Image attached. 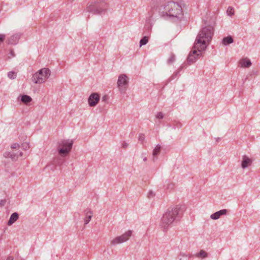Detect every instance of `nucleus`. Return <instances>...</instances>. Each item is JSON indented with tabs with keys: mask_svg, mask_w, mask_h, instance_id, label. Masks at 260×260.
<instances>
[{
	"mask_svg": "<svg viewBox=\"0 0 260 260\" xmlns=\"http://www.w3.org/2000/svg\"><path fill=\"white\" fill-rule=\"evenodd\" d=\"M212 26H206L200 31L194 42L193 49L188 54L187 60L189 64L192 63L197 59L200 54L198 52L204 51L209 45L213 35Z\"/></svg>",
	"mask_w": 260,
	"mask_h": 260,
	"instance_id": "nucleus-1",
	"label": "nucleus"
},
{
	"mask_svg": "<svg viewBox=\"0 0 260 260\" xmlns=\"http://www.w3.org/2000/svg\"><path fill=\"white\" fill-rule=\"evenodd\" d=\"M73 142L72 140H63L58 143L57 150L60 156L56 157L53 161V164L61 167L64 162L65 159L63 158L70 152Z\"/></svg>",
	"mask_w": 260,
	"mask_h": 260,
	"instance_id": "nucleus-2",
	"label": "nucleus"
},
{
	"mask_svg": "<svg viewBox=\"0 0 260 260\" xmlns=\"http://www.w3.org/2000/svg\"><path fill=\"white\" fill-rule=\"evenodd\" d=\"M179 210L180 208L178 206L170 207L164 213L160 223L164 231H167L168 227L179 217Z\"/></svg>",
	"mask_w": 260,
	"mask_h": 260,
	"instance_id": "nucleus-3",
	"label": "nucleus"
},
{
	"mask_svg": "<svg viewBox=\"0 0 260 260\" xmlns=\"http://www.w3.org/2000/svg\"><path fill=\"white\" fill-rule=\"evenodd\" d=\"M162 17L169 16L171 18L179 19L182 17V8L178 3L173 1L169 2L163 7Z\"/></svg>",
	"mask_w": 260,
	"mask_h": 260,
	"instance_id": "nucleus-4",
	"label": "nucleus"
},
{
	"mask_svg": "<svg viewBox=\"0 0 260 260\" xmlns=\"http://www.w3.org/2000/svg\"><path fill=\"white\" fill-rule=\"evenodd\" d=\"M50 75V70L47 68H43L36 73L32 77L31 80L36 84H40L44 82Z\"/></svg>",
	"mask_w": 260,
	"mask_h": 260,
	"instance_id": "nucleus-5",
	"label": "nucleus"
},
{
	"mask_svg": "<svg viewBox=\"0 0 260 260\" xmlns=\"http://www.w3.org/2000/svg\"><path fill=\"white\" fill-rule=\"evenodd\" d=\"M106 4L104 3H95L88 7L87 11L95 14H102L105 12Z\"/></svg>",
	"mask_w": 260,
	"mask_h": 260,
	"instance_id": "nucleus-6",
	"label": "nucleus"
},
{
	"mask_svg": "<svg viewBox=\"0 0 260 260\" xmlns=\"http://www.w3.org/2000/svg\"><path fill=\"white\" fill-rule=\"evenodd\" d=\"M117 86L121 93H124L128 83V78L125 74L119 76L117 80Z\"/></svg>",
	"mask_w": 260,
	"mask_h": 260,
	"instance_id": "nucleus-7",
	"label": "nucleus"
},
{
	"mask_svg": "<svg viewBox=\"0 0 260 260\" xmlns=\"http://www.w3.org/2000/svg\"><path fill=\"white\" fill-rule=\"evenodd\" d=\"M132 231L129 230L126 232L121 236H118L111 241V243L113 245L118 244L127 241L132 236Z\"/></svg>",
	"mask_w": 260,
	"mask_h": 260,
	"instance_id": "nucleus-8",
	"label": "nucleus"
},
{
	"mask_svg": "<svg viewBox=\"0 0 260 260\" xmlns=\"http://www.w3.org/2000/svg\"><path fill=\"white\" fill-rule=\"evenodd\" d=\"M22 154V152H19L18 154V152L16 153L14 150H13L12 152H6L4 153V156L6 158H10L13 161H16L18 159V156H21Z\"/></svg>",
	"mask_w": 260,
	"mask_h": 260,
	"instance_id": "nucleus-9",
	"label": "nucleus"
},
{
	"mask_svg": "<svg viewBox=\"0 0 260 260\" xmlns=\"http://www.w3.org/2000/svg\"><path fill=\"white\" fill-rule=\"evenodd\" d=\"M100 100L99 95L95 93H92L88 98V103L90 106L94 107L98 103Z\"/></svg>",
	"mask_w": 260,
	"mask_h": 260,
	"instance_id": "nucleus-10",
	"label": "nucleus"
},
{
	"mask_svg": "<svg viewBox=\"0 0 260 260\" xmlns=\"http://www.w3.org/2000/svg\"><path fill=\"white\" fill-rule=\"evenodd\" d=\"M228 210L226 209L220 210L211 215L210 217L214 220L218 219L221 215L226 214Z\"/></svg>",
	"mask_w": 260,
	"mask_h": 260,
	"instance_id": "nucleus-11",
	"label": "nucleus"
},
{
	"mask_svg": "<svg viewBox=\"0 0 260 260\" xmlns=\"http://www.w3.org/2000/svg\"><path fill=\"white\" fill-rule=\"evenodd\" d=\"M252 164V160L246 155L242 156V160L241 162V167L243 169H245L248 166H250Z\"/></svg>",
	"mask_w": 260,
	"mask_h": 260,
	"instance_id": "nucleus-12",
	"label": "nucleus"
},
{
	"mask_svg": "<svg viewBox=\"0 0 260 260\" xmlns=\"http://www.w3.org/2000/svg\"><path fill=\"white\" fill-rule=\"evenodd\" d=\"M20 37V34H16L8 39V43L11 45H16Z\"/></svg>",
	"mask_w": 260,
	"mask_h": 260,
	"instance_id": "nucleus-13",
	"label": "nucleus"
},
{
	"mask_svg": "<svg viewBox=\"0 0 260 260\" xmlns=\"http://www.w3.org/2000/svg\"><path fill=\"white\" fill-rule=\"evenodd\" d=\"M239 64L242 68H248L251 65V62L249 59L244 58L240 60Z\"/></svg>",
	"mask_w": 260,
	"mask_h": 260,
	"instance_id": "nucleus-14",
	"label": "nucleus"
},
{
	"mask_svg": "<svg viewBox=\"0 0 260 260\" xmlns=\"http://www.w3.org/2000/svg\"><path fill=\"white\" fill-rule=\"evenodd\" d=\"M19 215L17 212L12 213L10 216V218L8 222V225H11L14 223L18 218Z\"/></svg>",
	"mask_w": 260,
	"mask_h": 260,
	"instance_id": "nucleus-15",
	"label": "nucleus"
},
{
	"mask_svg": "<svg viewBox=\"0 0 260 260\" xmlns=\"http://www.w3.org/2000/svg\"><path fill=\"white\" fill-rule=\"evenodd\" d=\"M153 24L151 23H147L146 22V24L144 28V32L143 34L146 35V36H149L150 35L151 28Z\"/></svg>",
	"mask_w": 260,
	"mask_h": 260,
	"instance_id": "nucleus-16",
	"label": "nucleus"
},
{
	"mask_svg": "<svg viewBox=\"0 0 260 260\" xmlns=\"http://www.w3.org/2000/svg\"><path fill=\"white\" fill-rule=\"evenodd\" d=\"M85 217L84 219V224H87L89 223V222L90 221L92 216V211L89 210V211H85Z\"/></svg>",
	"mask_w": 260,
	"mask_h": 260,
	"instance_id": "nucleus-17",
	"label": "nucleus"
},
{
	"mask_svg": "<svg viewBox=\"0 0 260 260\" xmlns=\"http://www.w3.org/2000/svg\"><path fill=\"white\" fill-rule=\"evenodd\" d=\"M161 150V146L160 145H157L154 148V149L153 150V161H155V159L157 158V155L159 153Z\"/></svg>",
	"mask_w": 260,
	"mask_h": 260,
	"instance_id": "nucleus-18",
	"label": "nucleus"
},
{
	"mask_svg": "<svg viewBox=\"0 0 260 260\" xmlns=\"http://www.w3.org/2000/svg\"><path fill=\"white\" fill-rule=\"evenodd\" d=\"M153 16V11L152 10L149 11L146 17V22L147 23H151L153 24L154 18Z\"/></svg>",
	"mask_w": 260,
	"mask_h": 260,
	"instance_id": "nucleus-19",
	"label": "nucleus"
},
{
	"mask_svg": "<svg viewBox=\"0 0 260 260\" xmlns=\"http://www.w3.org/2000/svg\"><path fill=\"white\" fill-rule=\"evenodd\" d=\"M233 42V39L231 36L224 37L222 39V43L224 45H228L232 43Z\"/></svg>",
	"mask_w": 260,
	"mask_h": 260,
	"instance_id": "nucleus-20",
	"label": "nucleus"
},
{
	"mask_svg": "<svg viewBox=\"0 0 260 260\" xmlns=\"http://www.w3.org/2000/svg\"><path fill=\"white\" fill-rule=\"evenodd\" d=\"M197 257L204 258L207 257L208 253L204 250H201L198 253L195 254Z\"/></svg>",
	"mask_w": 260,
	"mask_h": 260,
	"instance_id": "nucleus-21",
	"label": "nucleus"
},
{
	"mask_svg": "<svg viewBox=\"0 0 260 260\" xmlns=\"http://www.w3.org/2000/svg\"><path fill=\"white\" fill-rule=\"evenodd\" d=\"M21 101L24 104H28L31 101V98L27 95H23L21 97Z\"/></svg>",
	"mask_w": 260,
	"mask_h": 260,
	"instance_id": "nucleus-22",
	"label": "nucleus"
},
{
	"mask_svg": "<svg viewBox=\"0 0 260 260\" xmlns=\"http://www.w3.org/2000/svg\"><path fill=\"white\" fill-rule=\"evenodd\" d=\"M149 40V36H144L143 37L140 41V46L141 47L143 45H146Z\"/></svg>",
	"mask_w": 260,
	"mask_h": 260,
	"instance_id": "nucleus-23",
	"label": "nucleus"
},
{
	"mask_svg": "<svg viewBox=\"0 0 260 260\" xmlns=\"http://www.w3.org/2000/svg\"><path fill=\"white\" fill-rule=\"evenodd\" d=\"M175 55L173 53H171L170 54V57L167 60V63L168 64H172L175 61Z\"/></svg>",
	"mask_w": 260,
	"mask_h": 260,
	"instance_id": "nucleus-24",
	"label": "nucleus"
},
{
	"mask_svg": "<svg viewBox=\"0 0 260 260\" xmlns=\"http://www.w3.org/2000/svg\"><path fill=\"white\" fill-rule=\"evenodd\" d=\"M226 13L229 16H233L234 14V8L233 7H229L227 9Z\"/></svg>",
	"mask_w": 260,
	"mask_h": 260,
	"instance_id": "nucleus-25",
	"label": "nucleus"
},
{
	"mask_svg": "<svg viewBox=\"0 0 260 260\" xmlns=\"http://www.w3.org/2000/svg\"><path fill=\"white\" fill-rule=\"evenodd\" d=\"M8 76L10 79H14L16 78V75L14 72H9L8 74Z\"/></svg>",
	"mask_w": 260,
	"mask_h": 260,
	"instance_id": "nucleus-26",
	"label": "nucleus"
},
{
	"mask_svg": "<svg viewBox=\"0 0 260 260\" xmlns=\"http://www.w3.org/2000/svg\"><path fill=\"white\" fill-rule=\"evenodd\" d=\"M21 147L23 150H27L29 148V145L26 143H22L21 145Z\"/></svg>",
	"mask_w": 260,
	"mask_h": 260,
	"instance_id": "nucleus-27",
	"label": "nucleus"
},
{
	"mask_svg": "<svg viewBox=\"0 0 260 260\" xmlns=\"http://www.w3.org/2000/svg\"><path fill=\"white\" fill-rule=\"evenodd\" d=\"M164 116V114L161 112H158L155 116L156 118L158 119H162Z\"/></svg>",
	"mask_w": 260,
	"mask_h": 260,
	"instance_id": "nucleus-28",
	"label": "nucleus"
},
{
	"mask_svg": "<svg viewBox=\"0 0 260 260\" xmlns=\"http://www.w3.org/2000/svg\"><path fill=\"white\" fill-rule=\"evenodd\" d=\"M15 56V53L13 50H10L8 57L10 59L12 57Z\"/></svg>",
	"mask_w": 260,
	"mask_h": 260,
	"instance_id": "nucleus-29",
	"label": "nucleus"
},
{
	"mask_svg": "<svg viewBox=\"0 0 260 260\" xmlns=\"http://www.w3.org/2000/svg\"><path fill=\"white\" fill-rule=\"evenodd\" d=\"M178 72H174L173 75L171 76L170 78V80H174L176 77V76L178 75Z\"/></svg>",
	"mask_w": 260,
	"mask_h": 260,
	"instance_id": "nucleus-30",
	"label": "nucleus"
},
{
	"mask_svg": "<svg viewBox=\"0 0 260 260\" xmlns=\"http://www.w3.org/2000/svg\"><path fill=\"white\" fill-rule=\"evenodd\" d=\"M155 196V193L152 190H150L148 193V198H151L152 197H153Z\"/></svg>",
	"mask_w": 260,
	"mask_h": 260,
	"instance_id": "nucleus-31",
	"label": "nucleus"
},
{
	"mask_svg": "<svg viewBox=\"0 0 260 260\" xmlns=\"http://www.w3.org/2000/svg\"><path fill=\"white\" fill-rule=\"evenodd\" d=\"M20 147L19 144L17 143H15L11 145V148L13 149L19 148Z\"/></svg>",
	"mask_w": 260,
	"mask_h": 260,
	"instance_id": "nucleus-32",
	"label": "nucleus"
},
{
	"mask_svg": "<svg viewBox=\"0 0 260 260\" xmlns=\"http://www.w3.org/2000/svg\"><path fill=\"white\" fill-rule=\"evenodd\" d=\"M144 140H145V136H144V135L143 134H140L139 135V140L140 141L142 142V141H144Z\"/></svg>",
	"mask_w": 260,
	"mask_h": 260,
	"instance_id": "nucleus-33",
	"label": "nucleus"
},
{
	"mask_svg": "<svg viewBox=\"0 0 260 260\" xmlns=\"http://www.w3.org/2000/svg\"><path fill=\"white\" fill-rule=\"evenodd\" d=\"M6 38V35L4 34H0V43L3 42Z\"/></svg>",
	"mask_w": 260,
	"mask_h": 260,
	"instance_id": "nucleus-34",
	"label": "nucleus"
},
{
	"mask_svg": "<svg viewBox=\"0 0 260 260\" xmlns=\"http://www.w3.org/2000/svg\"><path fill=\"white\" fill-rule=\"evenodd\" d=\"M174 184L173 183H170L167 185V189H172L174 187Z\"/></svg>",
	"mask_w": 260,
	"mask_h": 260,
	"instance_id": "nucleus-35",
	"label": "nucleus"
},
{
	"mask_svg": "<svg viewBox=\"0 0 260 260\" xmlns=\"http://www.w3.org/2000/svg\"><path fill=\"white\" fill-rule=\"evenodd\" d=\"M128 146V144L125 142H123L122 144V147L124 149H125Z\"/></svg>",
	"mask_w": 260,
	"mask_h": 260,
	"instance_id": "nucleus-36",
	"label": "nucleus"
},
{
	"mask_svg": "<svg viewBox=\"0 0 260 260\" xmlns=\"http://www.w3.org/2000/svg\"><path fill=\"white\" fill-rule=\"evenodd\" d=\"M6 203V201L5 200H2L0 201V206L3 207L4 206Z\"/></svg>",
	"mask_w": 260,
	"mask_h": 260,
	"instance_id": "nucleus-37",
	"label": "nucleus"
},
{
	"mask_svg": "<svg viewBox=\"0 0 260 260\" xmlns=\"http://www.w3.org/2000/svg\"><path fill=\"white\" fill-rule=\"evenodd\" d=\"M7 260H16V258H14L12 256H9L7 259Z\"/></svg>",
	"mask_w": 260,
	"mask_h": 260,
	"instance_id": "nucleus-38",
	"label": "nucleus"
},
{
	"mask_svg": "<svg viewBox=\"0 0 260 260\" xmlns=\"http://www.w3.org/2000/svg\"><path fill=\"white\" fill-rule=\"evenodd\" d=\"M108 100V96L107 95H104L102 98V101H106Z\"/></svg>",
	"mask_w": 260,
	"mask_h": 260,
	"instance_id": "nucleus-39",
	"label": "nucleus"
},
{
	"mask_svg": "<svg viewBox=\"0 0 260 260\" xmlns=\"http://www.w3.org/2000/svg\"><path fill=\"white\" fill-rule=\"evenodd\" d=\"M183 67L181 66L178 70L177 72H178V73L182 70Z\"/></svg>",
	"mask_w": 260,
	"mask_h": 260,
	"instance_id": "nucleus-40",
	"label": "nucleus"
},
{
	"mask_svg": "<svg viewBox=\"0 0 260 260\" xmlns=\"http://www.w3.org/2000/svg\"><path fill=\"white\" fill-rule=\"evenodd\" d=\"M147 157H144L143 158V161H146L147 160Z\"/></svg>",
	"mask_w": 260,
	"mask_h": 260,
	"instance_id": "nucleus-41",
	"label": "nucleus"
},
{
	"mask_svg": "<svg viewBox=\"0 0 260 260\" xmlns=\"http://www.w3.org/2000/svg\"><path fill=\"white\" fill-rule=\"evenodd\" d=\"M255 73H256V72H255L254 71H252L250 75H251L252 74H254Z\"/></svg>",
	"mask_w": 260,
	"mask_h": 260,
	"instance_id": "nucleus-42",
	"label": "nucleus"
},
{
	"mask_svg": "<svg viewBox=\"0 0 260 260\" xmlns=\"http://www.w3.org/2000/svg\"><path fill=\"white\" fill-rule=\"evenodd\" d=\"M247 79H248V77H247L245 78V81H246Z\"/></svg>",
	"mask_w": 260,
	"mask_h": 260,
	"instance_id": "nucleus-43",
	"label": "nucleus"
}]
</instances>
